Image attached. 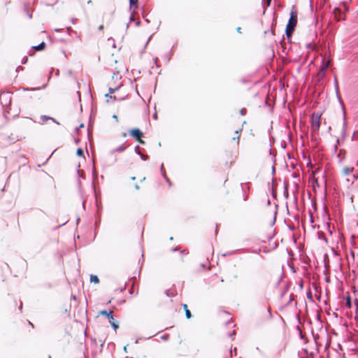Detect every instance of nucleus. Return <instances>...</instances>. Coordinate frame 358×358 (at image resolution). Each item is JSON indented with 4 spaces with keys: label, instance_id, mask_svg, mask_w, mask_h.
<instances>
[{
    "label": "nucleus",
    "instance_id": "nucleus-5",
    "mask_svg": "<svg viewBox=\"0 0 358 358\" xmlns=\"http://www.w3.org/2000/svg\"><path fill=\"white\" fill-rule=\"evenodd\" d=\"M331 60L328 59L327 62H325L323 65L320 67V71L318 73V76L320 78H323L325 72L327 71V69L328 68L329 65L330 64Z\"/></svg>",
    "mask_w": 358,
    "mask_h": 358
},
{
    "label": "nucleus",
    "instance_id": "nucleus-27",
    "mask_svg": "<svg viewBox=\"0 0 358 358\" xmlns=\"http://www.w3.org/2000/svg\"><path fill=\"white\" fill-rule=\"evenodd\" d=\"M106 97H110V99H112V98H113V97H112V96L109 95V94H106Z\"/></svg>",
    "mask_w": 358,
    "mask_h": 358
},
{
    "label": "nucleus",
    "instance_id": "nucleus-3",
    "mask_svg": "<svg viewBox=\"0 0 358 358\" xmlns=\"http://www.w3.org/2000/svg\"><path fill=\"white\" fill-rule=\"evenodd\" d=\"M321 114L313 113L311 116V127L314 131H317L320 127Z\"/></svg>",
    "mask_w": 358,
    "mask_h": 358
},
{
    "label": "nucleus",
    "instance_id": "nucleus-24",
    "mask_svg": "<svg viewBox=\"0 0 358 358\" xmlns=\"http://www.w3.org/2000/svg\"><path fill=\"white\" fill-rule=\"evenodd\" d=\"M115 92L114 89H110V94H113Z\"/></svg>",
    "mask_w": 358,
    "mask_h": 358
},
{
    "label": "nucleus",
    "instance_id": "nucleus-22",
    "mask_svg": "<svg viewBox=\"0 0 358 358\" xmlns=\"http://www.w3.org/2000/svg\"><path fill=\"white\" fill-rule=\"evenodd\" d=\"M103 27H103V24H101V25H100V26L99 27V28H98V29H99V30L102 31V30L103 29Z\"/></svg>",
    "mask_w": 358,
    "mask_h": 358
},
{
    "label": "nucleus",
    "instance_id": "nucleus-23",
    "mask_svg": "<svg viewBox=\"0 0 358 358\" xmlns=\"http://www.w3.org/2000/svg\"><path fill=\"white\" fill-rule=\"evenodd\" d=\"M271 2V0H266V4H267L268 6H270Z\"/></svg>",
    "mask_w": 358,
    "mask_h": 358
},
{
    "label": "nucleus",
    "instance_id": "nucleus-17",
    "mask_svg": "<svg viewBox=\"0 0 358 358\" xmlns=\"http://www.w3.org/2000/svg\"><path fill=\"white\" fill-rule=\"evenodd\" d=\"M352 171H353L352 168H345L344 169V172L345 174H348V173L352 172Z\"/></svg>",
    "mask_w": 358,
    "mask_h": 358
},
{
    "label": "nucleus",
    "instance_id": "nucleus-9",
    "mask_svg": "<svg viewBox=\"0 0 358 358\" xmlns=\"http://www.w3.org/2000/svg\"><path fill=\"white\" fill-rule=\"evenodd\" d=\"M45 48V43L44 42H42L38 45L34 46V50L37 51L43 50Z\"/></svg>",
    "mask_w": 358,
    "mask_h": 358
},
{
    "label": "nucleus",
    "instance_id": "nucleus-29",
    "mask_svg": "<svg viewBox=\"0 0 358 358\" xmlns=\"http://www.w3.org/2000/svg\"><path fill=\"white\" fill-rule=\"evenodd\" d=\"M113 118L117 120V115H113Z\"/></svg>",
    "mask_w": 358,
    "mask_h": 358
},
{
    "label": "nucleus",
    "instance_id": "nucleus-18",
    "mask_svg": "<svg viewBox=\"0 0 358 358\" xmlns=\"http://www.w3.org/2000/svg\"><path fill=\"white\" fill-rule=\"evenodd\" d=\"M41 120H42V121H43V122H46L48 120H50V119H52L51 117H47V116H45V115H43V116H41Z\"/></svg>",
    "mask_w": 358,
    "mask_h": 358
},
{
    "label": "nucleus",
    "instance_id": "nucleus-15",
    "mask_svg": "<svg viewBox=\"0 0 358 358\" xmlns=\"http://www.w3.org/2000/svg\"><path fill=\"white\" fill-rule=\"evenodd\" d=\"M346 306L350 308L352 305H351V300H350V296L348 295L347 297H346Z\"/></svg>",
    "mask_w": 358,
    "mask_h": 358
},
{
    "label": "nucleus",
    "instance_id": "nucleus-14",
    "mask_svg": "<svg viewBox=\"0 0 358 358\" xmlns=\"http://www.w3.org/2000/svg\"><path fill=\"white\" fill-rule=\"evenodd\" d=\"M126 149V146L122 145L114 150V152H122Z\"/></svg>",
    "mask_w": 358,
    "mask_h": 358
},
{
    "label": "nucleus",
    "instance_id": "nucleus-16",
    "mask_svg": "<svg viewBox=\"0 0 358 358\" xmlns=\"http://www.w3.org/2000/svg\"><path fill=\"white\" fill-rule=\"evenodd\" d=\"M76 154L78 157H83L84 156V152L82 148H78L76 151Z\"/></svg>",
    "mask_w": 358,
    "mask_h": 358
},
{
    "label": "nucleus",
    "instance_id": "nucleus-26",
    "mask_svg": "<svg viewBox=\"0 0 358 358\" xmlns=\"http://www.w3.org/2000/svg\"><path fill=\"white\" fill-rule=\"evenodd\" d=\"M71 298H72L74 301H76V296H74V295H72V296H71Z\"/></svg>",
    "mask_w": 358,
    "mask_h": 358
},
{
    "label": "nucleus",
    "instance_id": "nucleus-31",
    "mask_svg": "<svg viewBox=\"0 0 358 358\" xmlns=\"http://www.w3.org/2000/svg\"><path fill=\"white\" fill-rule=\"evenodd\" d=\"M311 295H312V293H310V294H308V296H310V299H311Z\"/></svg>",
    "mask_w": 358,
    "mask_h": 358
},
{
    "label": "nucleus",
    "instance_id": "nucleus-30",
    "mask_svg": "<svg viewBox=\"0 0 358 358\" xmlns=\"http://www.w3.org/2000/svg\"><path fill=\"white\" fill-rule=\"evenodd\" d=\"M311 295H312V293H310V294H308V296H310V299H311Z\"/></svg>",
    "mask_w": 358,
    "mask_h": 358
},
{
    "label": "nucleus",
    "instance_id": "nucleus-4",
    "mask_svg": "<svg viewBox=\"0 0 358 358\" xmlns=\"http://www.w3.org/2000/svg\"><path fill=\"white\" fill-rule=\"evenodd\" d=\"M219 355L222 358H231L232 357L231 347L222 348L219 351Z\"/></svg>",
    "mask_w": 358,
    "mask_h": 358
},
{
    "label": "nucleus",
    "instance_id": "nucleus-12",
    "mask_svg": "<svg viewBox=\"0 0 358 358\" xmlns=\"http://www.w3.org/2000/svg\"><path fill=\"white\" fill-rule=\"evenodd\" d=\"M138 0H129V3L131 8H136L138 5Z\"/></svg>",
    "mask_w": 358,
    "mask_h": 358
},
{
    "label": "nucleus",
    "instance_id": "nucleus-20",
    "mask_svg": "<svg viewBox=\"0 0 358 358\" xmlns=\"http://www.w3.org/2000/svg\"><path fill=\"white\" fill-rule=\"evenodd\" d=\"M245 113H246V109H245V108H242V109L241 110V115H245Z\"/></svg>",
    "mask_w": 358,
    "mask_h": 358
},
{
    "label": "nucleus",
    "instance_id": "nucleus-33",
    "mask_svg": "<svg viewBox=\"0 0 358 358\" xmlns=\"http://www.w3.org/2000/svg\"><path fill=\"white\" fill-rule=\"evenodd\" d=\"M357 165H358V162H357Z\"/></svg>",
    "mask_w": 358,
    "mask_h": 358
},
{
    "label": "nucleus",
    "instance_id": "nucleus-10",
    "mask_svg": "<svg viewBox=\"0 0 358 358\" xmlns=\"http://www.w3.org/2000/svg\"><path fill=\"white\" fill-rule=\"evenodd\" d=\"M241 129H239L238 130H236L235 131V134H236V136L233 137V140H236V144L238 145L239 144V138H240V136L238 135L239 132L241 131Z\"/></svg>",
    "mask_w": 358,
    "mask_h": 358
},
{
    "label": "nucleus",
    "instance_id": "nucleus-6",
    "mask_svg": "<svg viewBox=\"0 0 358 358\" xmlns=\"http://www.w3.org/2000/svg\"><path fill=\"white\" fill-rule=\"evenodd\" d=\"M220 317H223L224 319H225L227 323L228 324H230L231 325L232 324V322H231V320H232V318L231 317V315L227 312H223L221 315H220Z\"/></svg>",
    "mask_w": 358,
    "mask_h": 358
},
{
    "label": "nucleus",
    "instance_id": "nucleus-11",
    "mask_svg": "<svg viewBox=\"0 0 358 358\" xmlns=\"http://www.w3.org/2000/svg\"><path fill=\"white\" fill-rule=\"evenodd\" d=\"M90 280H91V282H94L95 284H97L99 282V280L98 277L96 275H91Z\"/></svg>",
    "mask_w": 358,
    "mask_h": 358
},
{
    "label": "nucleus",
    "instance_id": "nucleus-2",
    "mask_svg": "<svg viewBox=\"0 0 358 358\" xmlns=\"http://www.w3.org/2000/svg\"><path fill=\"white\" fill-rule=\"evenodd\" d=\"M130 136L134 138L137 142L141 144H144L145 141L142 139L143 133L138 128H134L129 131Z\"/></svg>",
    "mask_w": 358,
    "mask_h": 358
},
{
    "label": "nucleus",
    "instance_id": "nucleus-7",
    "mask_svg": "<svg viewBox=\"0 0 358 358\" xmlns=\"http://www.w3.org/2000/svg\"><path fill=\"white\" fill-rule=\"evenodd\" d=\"M113 311L110 310L109 312H108L107 310H101L100 312V314L102 315H104L106 317H107L108 319H110V320H113Z\"/></svg>",
    "mask_w": 358,
    "mask_h": 358
},
{
    "label": "nucleus",
    "instance_id": "nucleus-28",
    "mask_svg": "<svg viewBox=\"0 0 358 358\" xmlns=\"http://www.w3.org/2000/svg\"><path fill=\"white\" fill-rule=\"evenodd\" d=\"M339 15H340L339 13H337V17H336L338 20H340V18L338 17Z\"/></svg>",
    "mask_w": 358,
    "mask_h": 358
},
{
    "label": "nucleus",
    "instance_id": "nucleus-32",
    "mask_svg": "<svg viewBox=\"0 0 358 358\" xmlns=\"http://www.w3.org/2000/svg\"><path fill=\"white\" fill-rule=\"evenodd\" d=\"M136 188L139 189V187L137 185H136Z\"/></svg>",
    "mask_w": 358,
    "mask_h": 358
},
{
    "label": "nucleus",
    "instance_id": "nucleus-1",
    "mask_svg": "<svg viewBox=\"0 0 358 358\" xmlns=\"http://www.w3.org/2000/svg\"><path fill=\"white\" fill-rule=\"evenodd\" d=\"M298 13L295 6H292L290 11V17L286 26L285 33L288 38L291 37L297 24Z\"/></svg>",
    "mask_w": 358,
    "mask_h": 358
},
{
    "label": "nucleus",
    "instance_id": "nucleus-13",
    "mask_svg": "<svg viewBox=\"0 0 358 358\" xmlns=\"http://www.w3.org/2000/svg\"><path fill=\"white\" fill-rule=\"evenodd\" d=\"M109 322L115 330H116L118 328V324L115 322L114 319L113 320L109 319Z\"/></svg>",
    "mask_w": 358,
    "mask_h": 358
},
{
    "label": "nucleus",
    "instance_id": "nucleus-8",
    "mask_svg": "<svg viewBox=\"0 0 358 358\" xmlns=\"http://www.w3.org/2000/svg\"><path fill=\"white\" fill-rule=\"evenodd\" d=\"M182 307L185 311V316L187 319H189L192 317V314H191V312L190 310L188 309V307H187V304H183L182 305Z\"/></svg>",
    "mask_w": 358,
    "mask_h": 358
},
{
    "label": "nucleus",
    "instance_id": "nucleus-25",
    "mask_svg": "<svg viewBox=\"0 0 358 358\" xmlns=\"http://www.w3.org/2000/svg\"><path fill=\"white\" fill-rule=\"evenodd\" d=\"M237 31L239 32V33H241V27H238L237 28Z\"/></svg>",
    "mask_w": 358,
    "mask_h": 358
},
{
    "label": "nucleus",
    "instance_id": "nucleus-21",
    "mask_svg": "<svg viewBox=\"0 0 358 358\" xmlns=\"http://www.w3.org/2000/svg\"><path fill=\"white\" fill-rule=\"evenodd\" d=\"M331 266L330 265V264L329 262L327 264H325V265H324V267L326 268H330Z\"/></svg>",
    "mask_w": 358,
    "mask_h": 358
},
{
    "label": "nucleus",
    "instance_id": "nucleus-19",
    "mask_svg": "<svg viewBox=\"0 0 358 358\" xmlns=\"http://www.w3.org/2000/svg\"><path fill=\"white\" fill-rule=\"evenodd\" d=\"M334 12L335 17H337V13L341 14V10L339 8H335Z\"/></svg>",
    "mask_w": 358,
    "mask_h": 358
}]
</instances>
